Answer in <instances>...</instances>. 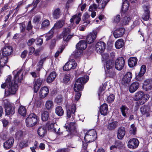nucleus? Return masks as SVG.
I'll return each instance as SVG.
<instances>
[{
	"label": "nucleus",
	"mask_w": 152,
	"mask_h": 152,
	"mask_svg": "<svg viewBox=\"0 0 152 152\" xmlns=\"http://www.w3.org/2000/svg\"><path fill=\"white\" fill-rule=\"evenodd\" d=\"M70 29L68 28H65L61 34L63 40L67 42L69 41L73 37V35H70Z\"/></svg>",
	"instance_id": "obj_10"
},
{
	"label": "nucleus",
	"mask_w": 152,
	"mask_h": 152,
	"mask_svg": "<svg viewBox=\"0 0 152 152\" xmlns=\"http://www.w3.org/2000/svg\"><path fill=\"white\" fill-rule=\"evenodd\" d=\"M43 81V80L40 78L35 79L34 81V90L37 93Z\"/></svg>",
	"instance_id": "obj_14"
},
{
	"label": "nucleus",
	"mask_w": 152,
	"mask_h": 152,
	"mask_svg": "<svg viewBox=\"0 0 152 152\" xmlns=\"http://www.w3.org/2000/svg\"><path fill=\"white\" fill-rule=\"evenodd\" d=\"M38 119L37 116L34 113L30 114L26 120V126L31 127L35 126L37 122Z\"/></svg>",
	"instance_id": "obj_5"
},
{
	"label": "nucleus",
	"mask_w": 152,
	"mask_h": 152,
	"mask_svg": "<svg viewBox=\"0 0 152 152\" xmlns=\"http://www.w3.org/2000/svg\"><path fill=\"white\" fill-rule=\"evenodd\" d=\"M63 98L62 96L61 95H58L56 98L55 101L58 104H59L61 103L62 101Z\"/></svg>",
	"instance_id": "obj_54"
},
{
	"label": "nucleus",
	"mask_w": 152,
	"mask_h": 152,
	"mask_svg": "<svg viewBox=\"0 0 152 152\" xmlns=\"http://www.w3.org/2000/svg\"><path fill=\"white\" fill-rule=\"evenodd\" d=\"M49 117V113L48 111H42L41 113V118L43 121H47Z\"/></svg>",
	"instance_id": "obj_39"
},
{
	"label": "nucleus",
	"mask_w": 152,
	"mask_h": 152,
	"mask_svg": "<svg viewBox=\"0 0 152 152\" xmlns=\"http://www.w3.org/2000/svg\"><path fill=\"white\" fill-rule=\"evenodd\" d=\"M117 148H121L123 147L124 144L122 143L120 141H118L115 143Z\"/></svg>",
	"instance_id": "obj_63"
},
{
	"label": "nucleus",
	"mask_w": 152,
	"mask_h": 152,
	"mask_svg": "<svg viewBox=\"0 0 152 152\" xmlns=\"http://www.w3.org/2000/svg\"><path fill=\"white\" fill-rule=\"evenodd\" d=\"M14 140L13 137H11L4 143V147L6 149H9L13 145Z\"/></svg>",
	"instance_id": "obj_22"
},
{
	"label": "nucleus",
	"mask_w": 152,
	"mask_h": 152,
	"mask_svg": "<svg viewBox=\"0 0 152 152\" xmlns=\"http://www.w3.org/2000/svg\"><path fill=\"white\" fill-rule=\"evenodd\" d=\"M115 99V96L113 94L110 95L107 98V102L109 103L113 102Z\"/></svg>",
	"instance_id": "obj_51"
},
{
	"label": "nucleus",
	"mask_w": 152,
	"mask_h": 152,
	"mask_svg": "<svg viewBox=\"0 0 152 152\" xmlns=\"http://www.w3.org/2000/svg\"><path fill=\"white\" fill-rule=\"evenodd\" d=\"M87 44L84 40L80 41L76 45L77 50L74 53L75 57H78L80 56L82 53V51L86 49L87 47Z\"/></svg>",
	"instance_id": "obj_3"
},
{
	"label": "nucleus",
	"mask_w": 152,
	"mask_h": 152,
	"mask_svg": "<svg viewBox=\"0 0 152 152\" xmlns=\"http://www.w3.org/2000/svg\"><path fill=\"white\" fill-rule=\"evenodd\" d=\"M56 74L55 72H51L47 78V82L48 83L52 82L56 78Z\"/></svg>",
	"instance_id": "obj_32"
},
{
	"label": "nucleus",
	"mask_w": 152,
	"mask_h": 152,
	"mask_svg": "<svg viewBox=\"0 0 152 152\" xmlns=\"http://www.w3.org/2000/svg\"><path fill=\"white\" fill-rule=\"evenodd\" d=\"M81 14L80 13H79L77 15H74L70 20V22L72 23L74 21H75L76 23L77 24H78L81 20Z\"/></svg>",
	"instance_id": "obj_34"
},
{
	"label": "nucleus",
	"mask_w": 152,
	"mask_h": 152,
	"mask_svg": "<svg viewBox=\"0 0 152 152\" xmlns=\"http://www.w3.org/2000/svg\"><path fill=\"white\" fill-rule=\"evenodd\" d=\"M45 106L47 110H49L52 109L54 107L53 102L51 100H48L46 101Z\"/></svg>",
	"instance_id": "obj_38"
},
{
	"label": "nucleus",
	"mask_w": 152,
	"mask_h": 152,
	"mask_svg": "<svg viewBox=\"0 0 152 152\" xmlns=\"http://www.w3.org/2000/svg\"><path fill=\"white\" fill-rule=\"evenodd\" d=\"M131 18L129 16H126L123 18L122 21L124 24L126 25L131 20Z\"/></svg>",
	"instance_id": "obj_49"
},
{
	"label": "nucleus",
	"mask_w": 152,
	"mask_h": 152,
	"mask_svg": "<svg viewBox=\"0 0 152 152\" xmlns=\"http://www.w3.org/2000/svg\"><path fill=\"white\" fill-rule=\"evenodd\" d=\"M140 111L142 115L146 117H148L150 115V106L149 105H144L140 108Z\"/></svg>",
	"instance_id": "obj_18"
},
{
	"label": "nucleus",
	"mask_w": 152,
	"mask_h": 152,
	"mask_svg": "<svg viewBox=\"0 0 152 152\" xmlns=\"http://www.w3.org/2000/svg\"><path fill=\"white\" fill-rule=\"evenodd\" d=\"M96 37V33L94 32L89 33L86 36V41L88 44H91L94 42Z\"/></svg>",
	"instance_id": "obj_17"
},
{
	"label": "nucleus",
	"mask_w": 152,
	"mask_h": 152,
	"mask_svg": "<svg viewBox=\"0 0 152 152\" xmlns=\"http://www.w3.org/2000/svg\"><path fill=\"white\" fill-rule=\"evenodd\" d=\"M64 49L63 47H61V48H59L55 54V57H57L59 54L61 53Z\"/></svg>",
	"instance_id": "obj_61"
},
{
	"label": "nucleus",
	"mask_w": 152,
	"mask_h": 152,
	"mask_svg": "<svg viewBox=\"0 0 152 152\" xmlns=\"http://www.w3.org/2000/svg\"><path fill=\"white\" fill-rule=\"evenodd\" d=\"M76 93L75 96V99L76 101H77L80 98L81 95V92H76Z\"/></svg>",
	"instance_id": "obj_60"
},
{
	"label": "nucleus",
	"mask_w": 152,
	"mask_h": 152,
	"mask_svg": "<svg viewBox=\"0 0 152 152\" xmlns=\"http://www.w3.org/2000/svg\"><path fill=\"white\" fill-rule=\"evenodd\" d=\"M50 25V22L48 20L45 19L42 22L41 25V29L45 30Z\"/></svg>",
	"instance_id": "obj_35"
},
{
	"label": "nucleus",
	"mask_w": 152,
	"mask_h": 152,
	"mask_svg": "<svg viewBox=\"0 0 152 152\" xmlns=\"http://www.w3.org/2000/svg\"><path fill=\"white\" fill-rule=\"evenodd\" d=\"M4 102L6 114L7 115H12L14 114L15 108L14 104L9 102L7 99L4 100Z\"/></svg>",
	"instance_id": "obj_4"
},
{
	"label": "nucleus",
	"mask_w": 152,
	"mask_h": 152,
	"mask_svg": "<svg viewBox=\"0 0 152 152\" xmlns=\"http://www.w3.org/2000/svg\"><path fill=\"white\" fill-rule=\"evenodd\" d=\"M41 17L39 16H36L35 17L33 20V22L35 24L39 23L41 20Z\"/></svg>",
	"instance_id": "obj_56"
},
{
	"label": "nucleus",
	"mask_w": 152,
	"mask_h": 152,
	"mask_svg": "<svg viewBox=\"0 0 152 152\" xmlns=\"http://www.w3.org/2000/svg\"><path fill=\"white\" fill-rule=\"evenodd\" d=\"M35 39L32 38L28 40L27 44L29 46H30L32 45L35 42Z\"/></svg>",
	"instance_id": "obj_64"
},
{
	"label": "nucleus",
	"mask_w": 152,
	"mask_h": 152,
	"mask_svg": "<svg viewBox=\"0 0 152 152\" xmlns=\"http://www.w3.org/2000/svg\"><path fill=\"white\" fill-rule=\"evenodd\" d=\"M77 66V63L74 59L69 60L64 66L63 69L65 71L75 69Z\"/></svg>",
	"instance_id": "obj_9"
},
{
	"label": "nucleus",
	"mask_w": 152,
	"mask_h": 152,
	"mask_svg": "<svg viewBox=\"0 0 152 152\" xmlns=\"http://www.w3.org/2000/svg\"><path fill=\"white\" fill-rule=\"evenodd\" d=\"M89 77L85 76L77 79L75 81L74 89L75 92H81L83 88V85L88 80Z\"/></svg>",
	"instance_id": "obj_2"
},
{
	"label": "nucleus",
	"mask_w": 152,
	"mask_h": 152,
	"mask_svg": "<svg viewBox=\"0 0 152 152\" xmlns=\"http://www.w3.org/2000/svg\"><path fill=\"white\" fill-rule=\"evenodd\" d=\"M144 94L142 92H138L136 93L135 95L136 99L137 100H140Z\"/></svg>",
	"instance_id": "obj_48"
},
{
	"label": "nucleus",
	"mask_w": 152,
	"mask_h": 152,
	"mask_svg": "<svg viewBox=\"0 0 152 152\" xmlns=\"http://www.w3.org/2000/svg\"><path fill=\"white\" fill-rule=\"evenodd\" d=\"M129 7L128 1H125L123 3L122 7V10L124 12H126L128 9Z\"/></svg>",
	"instance_id": "obj_43"
},
{
	"label": "nucleus",
	"mask_w": 152,
	"mask_h": 152,
	"mask_svg": "<svg viewBox=\"0 0 152 152\" xmlns=\"http://www.w3.org/2000/svg\"><path fill=\"white\" fill-rule=\"evenodd\" d=\"M120 109L123 116L125 117H127L129 114V108L125 105H122Z\"/></svg>",
	"instance_id": "obj_27"
},
{
	"label": "nucleus",
	"mask_w": 152,
	"mask_h": 152,
	"mask_svg": "<svg viewBox=\"0 0 152 152\" xmlns=\"http://www.w3.org/2000/svg\"><path fill=\"white\" fill-rule=\"evenodd\" d=\"M146 70V67L145 65H142L140 68V71L137 76V77H140L142 76L145 73Z\"/></svg>",
	"instance_id": "obj_41"
},
{
	"label": "nucleus",
	"mask_w": 152,
	"mask_h": 152,
	"mask_svg": "<svg viewBox=\"0 0 152 152\" xmlns=\"http://www.w3.org/2000/svg\"><path fill=\"white\" fill-rule=\"evenodd\" d=\"M39 71H37V72H31V74L32 75V77L34 78L39 77Z\"/></svg>",
	"instance_id": "obj_62"
},
{
	"label": "nucleus",
	"mask_w": 152,
	"mask_h": 152,
	"mask_svg": "<svg viewBox=\"0 0 152 152\" xmlns=\"http://www.w3.org/2000/svg\"><path fill=\"white\" fill-rule=\"evenodd\" d=\"M125 31V29L123 28H118L114 32V37L118 38L121 37L124 33Z\"/></svg>",
	"instance_id": "obj_20"
},
{
	"label": "nucleus",
	"mask_w": 152,
	"mask_h": 152,
	"mask_svg": "<svg viewBox=\"0 0 152 152\" xmlns=\"http://www.w3.org/2000/svg\"><path fill=\"white\" fill-rule=\"evenodd\" d=\"M37 132L38 135L41 137H43L46 136L47 133L45 128L42 126L39 127Z\"/></svg>",
	"instance_id": "obj_25"
},
{
	"label": "nucleus",
	"mask_w": 152,
	"mask_h": 152,
	"mask_svg": "<svg viewBox=\"0 0 152 152\" xmlns=\"http://www.w3.org/2000/svg\"><path fill=\"white\" fill-rule=\"evenodd\" d=\"M76 105L75 104H72L70 109H68L67 111V116L70 118L72 114H73L75 112Z\"/></svg>",
	"instance_id": "obj_30"
},
{
	"label": "nucleus",
	"mask_w": 152,
	"mask_h": 152,
	"mask_svg": "<svg viewBox=\"0 0 152 152\" xmlns=\"http://www.w3.org/2000/svg\"><path fill=\"white\" fill-rule=\"evenodd\" d=\"M96 137V131L94 130H91L86 133L84 139L86 142H90L94 141Z\"/></svg>",
	"instance_id": "obj_7"
},
{
	"label": "nucleus",
	"mask_w": 152,
	"mask_h": 152,
	"mask_svg": "<svg viewBox=\"0 0 152 152\" xmlns=\"http://www.w3.org/2000/svg\"><path fill=\"white\" fill-rule=\"evenodd\" d=\"M70 75L69 74L65 75L63 78L64 82L65 83H67L70 79Z\"/></svg>",
	"instance_id": "obj_57"
},
{
	"label": "nucleus",
	"mask_w": 152,
	"mask_h": 152,
	"mask_svg": "<svg viewBox=\"0 0 152 152\" xmlns=\"http://www.w3.org/2000/svg\"><path fill=\"white\" fill-rule=\"evenodd\" d=\"M143 88L146 91L151 90L152 92V80L147 79L143 83Z\"/></svg>",
	"instance_id": "obj_19"
},
{
	"label": "nucleus",
	"mask_w": 152,
	"mask_h": 152,
	"mask_svg": "<svg viewBox=\"0 0 152 152\" xmlns=\"http://www.w3.org/2000/svg\"><path fill=\"white\" fill-rule=\"evenodd\" d=\"M132 77V74L130 72H128L124 76L122 80V83L124 84L130 82Z\"/></svg>",
	"instance_id": "obj_24"
},
{
	"label": "nucleus",
	"mask_w": 152,
	"mask_h": 152,
	"mask_svg": "<svg viewBox=\"0 0 152 152\" xmlns=\"http://www.w3.org/2000/svg\"><path fill=\"white\" fill-rule=\"evenodd\" d=\"M4 58H0V67H3L7 62L8 59L7 58H6V59Z\"/></svg>",
	"instance_id": "obj_47"
},
{
	"label": "nucleus",
	"mask_w": 152,
	"mask_h": 152,
	"mask_svg": "<svg viewBox=\"0 0 152 152\" xmlns=\"http://www.w3.org/2000/svg\"><path fill=\"white\" fill-rule=\"evenodd\" d=\"M55 123H51L48 126V129L49 130H50L52 131H53L56 132V129L55 128L54 126L55 125Z\"/></svg>",
	"instance_id": "obj_55"
},
{
	"label": "nucleus",
	"mask_w": 152,
	"mask_h": 152,
	"mask_svg": "<svg viewBox=\"0 0 152 152\" xmlns=\"http://www.w3.org/2000/svg\"><path fill=\"white\" fill-rule=\"evenodd\" d=\"M139 143L138 140L136 138L130 139L128 142V146L130 148L135 149L138 146Z\"/></svg>",
	"instance_id": "obj_15"
},
{
	"label": "nucleus",
	"mask_w": 152,
	"mask_h": 152,
	"mask_svg": "<svg viewBox=\"0 0 152 152\" xmlns=\"http://www.w3.org/2000/svg\"><path fill=\"white\" fill-rule=\"evenodd\" d=\"M56 113L58 116H61L64 114V110L61 106L57 107L56 108Z\"/></svg>",
	"instance_id": "obj_42"
},
{
	"label": "nucleus",
	"mask_w": 152,
	"mask_h": 152,
	"mask_svg": "<svg viewBox=\"0 0 152 152\" xmlns=\"http://www.w3.org/2000/svg\"><path fill=\"white\" fill-rule=\"evenodd\" d=\"M53 16L54 18L57 19L61 15L60 9L57 8L54 10L52 13Z\"/></svg>",
	"instance_id": "obj_36"
},
{
	"label": "nucleus",
	"mask_w": 152,
	"mask_h": 152,
	"mask_svg": "<svg viewBox=\"0 0 152 152\" xmlns=\"http://www.w3.org/2000/svg\"><path fill=\"white\" fill-rule=\"evenodd\" d=\"M124 45L123 40L121 39H118L115 43V46L117 49H119L122 48Z\"/></svg>",
	"instance_id": "obj_37"
},
{
	"label": "nucleus",
	"mask_w": 152,
	"mask_h": 152,
	"mask_svg": "<svg viewBox=\"0 0 152 152\" xmlns=\"http://www.w3.org/2000/svg\"><path fill=\"white\" fill-rule=\"evenodd\" d=\"M21 70L18 71L17 73L15 75L14 77V83H17L21 82L23 78V74L21 73Z\"/></svg>",
	"instance_id": "obj_23"
},
{
	"label": "nucleus",
	"mask_w": 152,
	"mask_h": 152,
	"mask_svg": "<svg viewBox=\"0 0 152 152\" xmlns=\"http://www.w3.org/2000/svg\"><path fill=\"white\" fill-rule=\"evenodd\" d=\"M107 73L108 74L109 76L113 77L115 75V73L114 71V68L110 69L107 70Z\"/></svg>",
	"instance_id": "obj_46"
},
{
	"label": "nucleus",
	"mask_w": 152,
	"mask_h": 152,
	"mask_svg": "<svg viewBox=\"0 0 152 152\" xmlns=\"http://www.w3.org/2000/svg\"><path fill=\"white\" fill-rule=\"evenodd\" d=\"M19 113L22 116H24L26 115V110L25 107L23 106H20L18 110Z\"/></svg>",
	"instance_id": "obj_40"
},
{
	"label": "nucleus",
	"mask_w": 152,
	"mask_h": 152,
	"mask_svg": "<svg viewBox=\"0 0 152 152\" xmlns=\"http://www.w3.org/2000/svg\"><path fill=\"white\" fill-rule=\"evenodd\" d=\"M64 127L70 135L74 134L76 132L75 124L74 123L70 122L68 126H65Z\"/></svg>",
	"instance_id": "obj_16"
},
{
	"label": "nucleus",
	"mask_w": 152,
	"mask_h": 152,
	"mask_svg": "<svg viewBox=\"0 0 152 152\" xmlns=\"http://www.w3.org/2000/svg\"><path fill=\"white\" fill-rule=\"evenodd\" d=\"M108 2L107 0H101L98 6L100 9H104Z\"/></svg>",
	"instance_id": "obj_44"
},
{
	"label": "nucleus",
	"mask_w": 152,
	"mask_h": 152,
	"mask_svg": "<svg viewBox=\"0 0 152 152\" xmlns=\"http://www.w3.org/2000/svg\"><path fill=\"white\" fill-rule=\"evenodd\" d=\"M139 86L138 82H135L133 83L130 86L129 91L131 93L136 91L138 88Z\"/></svg>",
	"instance_id": "obj_29"
},
{
	"label": "nucleus",
	"mask_w": 152,
	"mask_h": 152,
	"mask_svg": "<svg viewBox=\"0 0 152 152\" xmlns=\"http://www.w3.org/2000/svg\"><path fill=\"white\" fill-rule=\"evenodd\" d=\"M106 44L103 42L100 41L97 42L95 46V50L97 52L102 53L105 49Z\"/></svg>",
	"instance_id": "obj_13"
},
{
	"label": "nucleus",
	"mask_w": 152,
	"mask_h": 152,
	"mask_svg": "<svg viewBox=\"0 0 152 152\" xmlns=\"http://www.w3.org/2000/svg\"><path fill=\"white\" fill-rule=\"evenodd\" d=\"M126 133L125 129L124 127H121L118 130L117 137L119 139H122Z\"/></svg>",
	"instance_id": "obj_26"
},
{
	"label": "nucleus",
	"mask_w": 152,
	"mask_h": 152,
	"mask_svg": "<svg viewBox=\"0 0 152 152\" xmlns=\"http://www.w3.org/2000/svg\"><path fill=\"white\" fill-rule=\"evenodd\" d=\"M137 61V58H130L128 61V65L130 67H133L136 65Z\"/></svg>",
	"instance_id": "obj_31"
},
{
	"label": "nucleus",
	"mask_w": 152,
	"mask_h": 152,
	"mask_svg": "<svg viewBox=\"0 0 152 152\" xmlns=\"http://www.w3.org/2000/svg\"><path fill=\"white\" fill-rule=\"evenodd\" d=\"M120 15H117L115 16L113 19V23H118L120 20Z\"/></svg>",
	"instance_id": "obj_58"
},
{
	"label": "nucleus",
	"mask_w": 152,
	"mask_h": 152,
	"mask_svg": "<svg viewBox=\"0 0 152 152\" xmlns=\"http://www.w3.org/2000/svg\"><path fill=\"white\" fill-rule=\"evenodd\" d=\"M150 14L144 13L142 16V19L145 21H147L148 20L150 17Z\"/></svg>",
	"instance_id": "obj_59"
},
{
	"label": "nucleus",
	"mask_w": 152,
	"mask_h": 152,
	"mask_svg": "<svg viewBox=\"0 0 152 152\" xmlns=\"http://www.w3.org/2000/svg\"><path fill=\"white\" fill-rule=\"evenodd\" d=\"M64 23V20H60L56 22L54 25V26L50 30V31L47 33L45 36L46 38V40L48 41L50 39L53 37V29H54L59 28L63 26Z\"/></svg>",
	"instance_id": "obj_6"
},
{
	"label": "nucleus",
	"mask_w": 152,
	"mask_h": 152,
	"mask_svg": "<svg viewBox=\"0 0 152 152\" xmlns=\"http://www.w3.org/2000/svg\"><path fill=\"white\" fill-rule=\"evenodd\" d=\"M23 132L21 130H19L17 131L15 134V136L16 137L19 139L23 136Z\"/></svg>",
	"instance_id": "obj_52"
},
{
	"label": "nucleus",
	"mask_w": 152,
	"mask_h": 152,
	"mask_svg": "<svg viewBox=\"0 0 152 152\" xmlns=\"http://www.w3.org/2000/svg\"><path fill=\"white\" fill-rule=\"evenodd\" d=\"M118 126V122L116 121H113L109 123L107 125V128L110 130H113L115 129Z\"/></svg>",
	"instance_id": "obj_33"
},
{
	"label": "nucleus",
	"mask_w": 152,
	"mask_h": 152,
	"mask_svg": "<svg viewBox=\"0 0 152 152\" xmlns=\"http://www.w3.org/2000/svg\"><path fill=\"white\" fill-rule=\"evenodd\" d=\"M136 130V128L134 124H132L131 126V128L130 129V134H135Z\"/></svg>",
	"instance_id": "obj_53"
},
{
	"label": "nucleus",
	"mask_w": 152,
	"mask_h": 152,
	"mask_svg": "<svg viewBox=\"0 0 152 152\" xmlns=\"http://www.w3.org/2000/svg\"><path fill=\"white\" fill-rule=\"evenodd\" d=\"M12 77L10 75L8 76L6 79L7 83V87L8 89L5 91V94L8 96L10 94H15L18 88V84L16 83H13L11 82Z\"/></svg>",
	"instance_id": "obj_1"
},
{
	"label": "nucleus",
	"mask_w": 152,
	"mask_h": 152,
	"mask_svg": "<svg viewBox=\"0 0 152 152\" xmlns=\"http://www.w3.org/2000/svg\"><path fill=\"white\" fill-rule=\"evenodd\" d=\"M108 108V106L106 104H103L100 106V112L101 115H105L107 113Z\"/></svg>",
	"instance_id": "obj_28"
},
{
	"label": "nucleus",
	"mask_w": 152,
	"mask_h": 152,
	"mask_svg": "<svg viewBox=\"0 0 152 152\" xmlns=\"http://www.w3.org/2000/svg\"><path fill=\"white\" fill-rule=\"evenodd\" d=\"M124 63L123 58H118L115 62V67L118 70H121L123 68Z\"/></svg>",
	"instance_id": "obj_11"
},
{
	"label": "nucleus",
	"mask_w": 152,
	"mask_h": 152,
	"mask_svg": "<svg viewBox=\"0 0 152 152\" xmlns=\"http://www.w3.org/2000/svg\"><path fill=\"white\" fill-rule=\"evenodd\" d=\"M2 54L4 57H7L12 54L13 52L12 47L10 46H5L1 50Z\"/></svg>",
	"instance_id": "obj_12"
},
{
	"label": "nucleus",
	"mask_w": 152,
	"mask_h": 152,
	"mask_svg": "<svg viewBox=\"0 0 152 152\" xmlns=\"http://www.w3.org/2000/svg\"><path fill=\"white\" fill-rule=\"evenodd\" d=\"M102 61L107 70L114 68V61L112 58H102Z\"/></svg>",
	"instance_id": "obj_8"
},
{
	"label": "nucleus",
	"mask_w": 152,
	"mask_h": 152,
	"mask_svg": "<svg viewBox=\"0 0 152 152\" xmlns=\"http://www.w3.org/2000/svg\"><path fill=\"white\" fill-rule=\"evenodd\" d=\"M45 60L46 58H44L40 60L37 64V71H39L40 69L42 67V64L45 61Z\"/></svg>",
	"instance_id": "obj_45"
},
{
	"label": "nucleus",
	"mask_w": 152,
	"mask_h": 152,
	"mask_svg": "<svg viewBox=\"0 0 152 152\" xmlns=\"http://www.w3.org/2000/svg\"><path fill=\"white\" fill-rule=\"evenodd\" d=\"M49 89L46 86L42 87L40 89L39 92V96L41 98L45 97L49 93Z\"/></svg>",
	"instance_id": "obj_21"
},
{
	"label": "nucleus",
	"mask_w": 152,
	"mask_h": 152,
	"mask_svg": "<svg viewBox=\"0 0 152 152\" xmlns=\"http://www.w3.org/2000/svg\"><path fill=\"white\" fill-rule=\"evenodd\" d=\"M150 8V5L149 4H147L144 5L143 6V9L144 13H145L150 14V12L149 10Z\"/></svg>",
	"instance_id": "obj_50"
}]
</instances>
